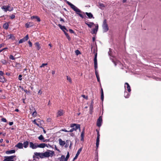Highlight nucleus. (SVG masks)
Here are the masks:
<instances>
[{
	"mask_svg": "<svg viewBox=\"0 0 161 161\" xmlns=\"http://www.w3.org/2000/svg\"><path fill=\"white\" fill-rule=\"evenodd\" d=\"M65 2H66V3L69 6H70V7L75 12H76V14L79 15L82 18H83L84 17V16L80 13L82 12L81 11L78 9L77 7H75L74 5L73 4L67 1L66 0H64Z\"/></svg>",
	"mask_w": 161,
	"mask_h": 161,
	"instance_id": "f257e3e1",
	"label": "nucleus"
},
{
	"mask_svg": "<svg viewBox=\"0 0 161 161\" xmlns=\"http://www.w3.org/2000/svg\"><path fill=\"white\" fill-rule=\"evenodd\" d=\"M70 127L72 128L69 130V132H72L74 131H76L78 129L80 130V125L79 124L75 123L71 124L70 125Z\"/></svg>",
	"mask_w": 161,
	"mask_h": 161,
	"instance_id": "f03ea898",
	"label": "nucleus"
},
{
	"mask_svg": "<svg viewBox=\"0 0 161 161\" xmlns=\"http://www.w3.org/2000/svg\"><path fill=\"white\" fill-rule=\"evenodd\" d=\"M16 156L15 155L5 156L3 161H14L16 160Z\"/></svg>",
	"mask_w": 161,
	"mask_h": 161,
	"instance_id": "7ed1b4c3",
	"label": "nucleus"
},
{
	"mask_svg": "<svg viewBox=\"0 0 161 161\" xmlns=\"http://www.w3.org/2000/svg\"><path fill=\"white\" fill-rule=\"evenodd\" d=\"M2 9L4 10V12H7V11H11L14 9L13 7H11L10 5H4L1 7Z\"/></svg>",
	"mask_w": 161,
	"mask_h": 161,
	"instance_id": "20e7f679",
	"label": "nucleus"
},
{
	"mask_svg": "<svg viewBox=\"0 0 161 161\" xmlns=\"http://www.w3.org/2000/svg\"><path fill=\"white\" fill-rule=\"evenodd\" d=\"M102 27L104 32H106L108 31V27L107 23V20L106 19H105L103 20Z\"/></svg>",
	"mask_w": 161,
	"mask_h": 161,
	"instance_id": "39448f33",
	"label": "nucleus"
},
{
	"mask_svg": "<svg viewBox=\"0 0 161 161\" xmlns=\"http://www.w3.org/2000/svg\"><path fill=\"white\" fill-rule=\"evenodd\" d=\"M102 121V116H100L97 120V125L98 127H100L101 126Z\"/></svg>",
	"mask_w": 161,
	"mask_h": 161,
	"instance_id": "423d86ee",
	"label": "nucleus"
},
{
	"mask_svg": "<svg viewBox=\"0 0 161 161\" xmlns=\"http://www.w3.org/2000/svg\"><path fill=\"white\" fill-rule=\"evenodd\" d=\"M37 144V143H33L32 142H29L30 147L32 149H36L38 147Z\"/></svg>",
	"mask_w": 161,
	"mask_h": 161,
	"instance_id": "0eeeda50",
	"label": "nucleus"
},
{
	"mask_svg": "<svg viewBox=\"0 0 161 161\" xmlns=\"http://www.w3.org/2000/svg\"><path fill=\"white\" fill-rule=\"evenodd\" d=\"M37 147H38L41 148H44L45 147H48V146H47V144L45 143H42L39 144H37Z\"/></svg>",
	"mask_w": 161,
	"mask_h": 161,
	"instance_id": "6e6552de",
	"label": "nucleus"
},
{
	"mask_svg": "<svg viewBox=\"0 0 161 161\" xmlns=\"http://www.w3.org/2000/svg\"><path fill=\"white\" fill-rule=\"evenodd\" d=\"M34 25L33 23L32 22H29L25 24V26L26 28H28L33 26Z\"/></svg>",
	"mask_w": 161,
	"mask_h": 161,
	"instance_id": "1a4fd4ad",
	"label": "nucleus"
},
{
	"mask_svg": "<svg viewBox=\"0 0 161 161\" xmlns=\"http://www.w3.org/2000/svg\"><path fill=\"white\" fill-rule=\"evenodd\" d=\"M64 114V112L62 110H59L57 113V117L61 116L63 115Z\"/></svg>",
	"mask_w": 161,
	"mask_h": 161,
	"instance_id": "9d476101",
	"label": "nucleus"
},
{
	"mask_svg": "<svg viewBox=\"0 0 161 161\" xmlns=\"http://www.w3.org/2000/svg\"><path fill=\"white\" fill-rule=\"evenodd\" d=\"M82 148H80L79 150H78L76 155L75 157L74 158V160L76 159L77 158L78 156L80 153L81 151H82Z\"/></svg>",
	"mask_w": 161,
	"mask_h": 161,
	"instance_id": "9b49d317",
	"label": "nucleus"
},
{
	"mask_svg": "<svg viewBox=\"0 0 161 161\" xmlns=\"http://www.w3.org/2000/svg\"><path fill=\"white\" fill-rule=\"evenodd\" d=\"M58 26L59 27L64 31V33H65V32H66V31H67V30L65 26H62L60 24H59Z\"/></svg>",
	"mask_w": 161,
	"mask_h": 161,
	"instance_id": "f8f14e48",
	"label": "nucleus"
},
{
	"mask_svg": "<svg viewBox=\"0 0 161 161\" xmlns=\"http://www.w3.org/2000/svg\"><path fill=\"white\" fill-rule=\"evenodd\" d=\"M15 147L19 149H22L23 148V144L22 143L19 142L15 146Z\"/></svg>",
	"mask_w": 161,
	"mask_h": 161,
	"instance_id": "ddd939ff",
	"label": "nucleus"
},
{
	"mask_svg": "<svg viewBox=\"0 0 161 161\" xmlns=\"http://www.w3.org/2000/svg\"><path fill=\"white\" fill-rule=\"evenodd\" d=\"M34 154L36 156H39L41 158H43V157H44L43 155V153L35 152L34 153Z\"/></svg>",
	"mask_w": 161,
	"mask_h": 161,
	"instance_id": "4468645a",
	"label": "nucleus"
},
{
	"mask_svg": "<svg viewBox=\"0 0 161 161\" xmlns=\"http://www.w3.org/2000/svg\"><path fill=\"white\" fill-rule=\"evenodd\" d=\"M98 6L99 8L101 9H104V8L105 7L104 4L101 3H98Z\"/></svg>",
	"mask_w": 161,
	"mask_h": 161,
	"instance_id": "2eb2a0df",
	"label": "nucleus"
},
{
	"mask_svg": "<svg viewBox=\"0 0 161 161\" xmlns=\"http://www.w3.org/2000/svg\"><path fill=\"white\" fill-rule=\"evenodd\" d=\"M85 14L87 15L89 18L94 19V17L93 16L92 14L91 13L86 12Z\"/></svg>",
	"mask_w": 161,
	"mask_h": 161,
	"instance_id": "dca6fc26",
	"label": "nucleus"
},
{
	"mask_svg": "<svg viewBox=\"0 0 161 161\" xmlns=\"http://www.w3.org/2000/svg\"><path fill=\"white\" fill-rule=\"evenodd\" d=\"M58 141L59 144L60 146H63L65 144V142L64 141H62V140L60 138H59L58 139Z\"/></svg>",
	"mask_w": 161,
	"mask_h": 161,
	"instance_id": "f3484780",
	"label": "nucleus"
},
{
	"mask_svg": "<svg viewBox=\"0 0 161 161\" xmlns=\"http://www.w3.org/2000/svg\"><path fill=\"white\" fill-rule=\"evenodd\" d=\"M7 37L8 38V39H11L13 40H15V37L13 34H9L7 36Z\"/></svg>",
	"mask_w": 161,
	"mask_h": 161,
	"instance_id": "a211bd4d",
	"label": "nucleus"
},
{
	"mask_svg": "<svg viewBox=\"0 0 161 161\" xmlns=\"http://www.w3.org/2000/svg\"><path fill=\"white\" fill-rule=\"evenodd\" d=\"M15 152V151L14 150H11L7 151L6 152V154H10L14 153Z\"/></svg>",
	"mask_w": 161,
	"mask_h": 161,
	"instance_id": "6ab92c4d",
	"label": "nucleus"
},
{
	"mask_svg": "<svg viewBox=\"0 0 161 161\" xmlns=\"http://www.w3.org/2000/svg\"><path fill=\"white\" fill-rule=\"evenodd\" d=\"M31 18L32 19H36L37 20V21L38 22H40L41 21V19L38 16H33L31 17Z\"/></svg>",
	"mask_w": 161,
	"mask_h": 161,
	"instance_id": "aec40b11",
	"label": "nucleus"
},
{
	"mask_svg": "<svg viewBox=\"0 0 161 161\" xmlns=\"http://www.w3.org/2000/svg\"><path fill=\"white\" fill-rule=\"evenodd\" d=\"M125 86L126 85L127 86V88L128 92H131V90L130 89V87L129 85V84L128 83H125Z\"/></svg>",
	"mask_w": 161,
	"mask_h": 161,
	"instance_id": "412c9836",
	"label": "nucleus"
},
{
	"mask_svg": "<svg viewBox=\"0 0 161 161\" xmlns=\"http://www.w3.org/2000/svg\"><path fill=\"white\" fill-rule=\"evenodd\" d=\"M35 45L37 47L36 49L38 50H39L41 48L40 44L39 42H37L35 43Z\"/></svg>",
	"mask_w": 161,
	"mask_h": 161,
	"instance_id": "4be33fe9",
	"label": "nucleus"
},
{
	"mask_svg": "<svg viewBox=\"0 0 161 161\" xmlns=\"http://www.w3.org/2000/svg\"><path fill=\"white\" fill-rule=\"evenodd\" d=\"M43 156L45 157H48L50 156L49 152H46L44 153H43Z\"/></svg>",
	"mask_w": 161,
	"mask_h": 161,
	"instance_id": "5701e85b",
	"label": "nucleus"
},
{
	"mask_svg": "<svg viewBox=\"0 0 161 161\" xmlns=\"http://www.w3.org/2000/svg\"><path fill=\"white\" fill-rule=\"evenodd\" d=\"M36 119H35L33 121V122L34 124L36 125L37 126L43 129V128L42 126H40L39 124L37 123L36 122Z\"/></svg>",
	"mask_w": 161,
	"mask_h": 161,
	"instance_id": "b1692460",
	"label": "nucleus"
},
{
	"mask_svg": "<svg viewBox=\"0 0 161 161\" xmlns=\"http://www.w3.org/2000/svg\"><path fill=\"white\" fill-rule=\"evenodd\" d=\"M84 129L82 131V132L81 133V138L80 140L81 141H83L84 140Z\"/></svg>",
	"mask_w": 161,
	"mask_h": 161,
	"instance_id": "393cba45",
	"label": "nucleus"
},
{
	"mask_svg": "<svg viewBox=\"0 0 161 161\" xmlns=\"http://www.w3.org/2000/svg\"><path fill=\"white\" fill-rule=\"evenodd\" d=\"M104 99V94L102 88L101 89V99L102 101H103Z\"/></svg>",
	"mask_w": 161,
	"mask_h": 161,
	"instance_id": "a878e982",
	"label": "nucleus"
},
{
	"mask_svg": "<svg viewBox=\"0 0 161 161\" xmlns=\"http://www.w3.org/2000/svg\"><path fill=\"white\" fill-rule=\"evenodd\" d=\"M8 26L9 25L8 23H4L3 25V28L6 30H7L8 28Z\"/></svg>",
	"mask_w": 161,
	"mask_h": 161,
	"instance_id": "bb28decb",
	"label": "nucleus"
},
{
	"mask_svg": "<svg viewBox=\"0 0 161 161\" xmlns=\"http://www.w3.org/2000/svg\"><path fill=\"white\" fill-rule=\"evenodd\" d=\"M97 54L96 53L95 55V57L94 59V64H97Z\"/></svg>",
	"mask_w": 161,
	"mask_h": 161,
	"instance_id": "cd10ccee",
	"label": "nucleus"
},
{
	"mask_svg": "<svg viewBox=\"0 0 161 161\" xmlns=\"http://www.w3.org/2000/svg\"><path fill=\"white\" fill-rule=\"evenodd\" d=\"M24 147L25 148H27L29 145V142L27 141H26L23 143Z\"/></svg>",
	"mask_w": 161,
	"mask_h": 161,
	"instance_id": "c85d7f7f",
	"label": "nucleus"
},
{
	"mask_svg": "<svg viewBox=\"0 0 161 161\" xmlns=\"http://www.w3.org/2000/svg\"><path fill=\"white\" fill-rule=\"evenodd\" d=\"M85 24L90 28H91L94 25V23L93 22H89V23L85 22Z\"/></svg>",
	"mask_w": 161,
	"mask_h": 161,
	"instance_id": "c756f323",
	"label": "nucleus"
},
{
	"mask_svg": "<svg viewBox=\"0 0 161 161\" xmlns=\"http://www.w3.org/2000/svg\"><path fill=\"white\" fill-rule=\"evenodd\" d=\"M99 139L100 138H97L96 142V146L97 148L99 146V142L100 141Z\"/></svg>",
	"mask_w": 161,
	"mask_h": 161,
	"instance_id": "7c9ffc66",
	"label": "nucleus"
},
{
	"mask_svg": "<svg viewBox=\"0 0 161 161\" xmlns=\"http://www.w3.org/2000/svg\"><path fill=\"white\" fill-rule=\"evenodd\" d=\"M95 75H96V76L97 79V81L98 82H100V80L99 76V75H98V72L97 71H96V72H95Z\"/></svg>",
	"mask_w": 161,
	"mask_h": 161,
	"instance_id": "2f4dec72",
	"label": "nucleus"
},
{
	"mask_svg": "<svg viewBox=\"0 0 161 161\" xmlns=\"http://www.w3.org/2000/svg\"><path fill=\"white\" fill-rule=\"evenodd\" d=\"M130 96V94L128 93L127 92H125L124 97L125 98H128Z\"/></svg>",
	"mask_w": 161,
	"mask_h": 161,
	"instance_id": "473e14b6",
	"label": "nucleus"
},
{
	"mask_svg": "<svg viewBox=\"0 0 161 161\" xmlns=\"http://www.w3.org/2000/svg\"><path fill=\"white\" fill-rule=\"evenodd\" d=\"M44 138L43 136L41 135L40 136L38 137V139L40 141L43 142V141L44 140Z\"/></svg>",
	"mask_w": 161,
	"mask_h": 161,
	"instance_id": "72a5a7b5",
	"label": "nucleus"
},
{
	"mask_svg": "<svg viewBox=\"0 0 161 161\" xmlns=\"http://www.w3.org/2000/svg\"><path fill=\"white\" fill-rule=\"evenodd\" d=\"M50 155V156L52 157L53 155H54L55 153L53 151L51 150H48Z\"/></svg>",
	"mask_w": 161,
	"mask_h": 161,
	"instance_id": "f704fd0d",
	"label": "nucleus"
},
{
	"mask_svg": "<svg viewBox=\"0 0 161 161\" xmlns=\"http://www.w3.org/2000/svg\"><path fill=\"white\" fill-rule=\"evenodd\" d=\"M0 82H4L5 81V79L3 76H2V77H1L0 78Z\"/></svg>",
	"mask_w": 161,
	"mask_h": 161,
	"instance_id": "c9c22d12",
	"label": "nucleus"
},
{
	"mask_svg": "<svg viewBox=\"0 0 161 161\" xmlns=\"http://www.w3.org/2000/svg\"><path fill=\"white\" fill-rule=\"evenodd\" d=\"M69 152H68L67 155L66 157V158H64V161H67L68 159L69 158Z\"/></svg>",
	"mask_w": 161,
	"mask_h": 161,
	"instance_id": "e433bc0d",
	"label": "nucleus"
},
{
	"mask_svg": "<svg viewBox=\"0 0 161 161\" xmlns=\"http://www.w3.org/2000/svg\"><path fill=\"white\" fill-rule=\"evenodd\" d=\"M66 77L67 80L70 83H71L72 81L71 78L68 76H67Z\"/></svg>",
	"mask_w": 161,
	"mask_h": 161,
	"instance_id": "4c0bfd02",
	"label": "nucleus"
},
{
	"mask_svg": "<svg viewBox=\"0 0 161 161\" xmlns=\"http://www.w3.org/2000/svg\"><path fill=\"white\" fill-rule=\"evenodd\" d=\"M29 38V36L28 35H27L25 37H24L22 39L25 42L27 41Z\"/></svg>",
	"mask_w": 161,
	"mask_h": 161,
	"instance_id": "58836bf2",
	"label": "nucleus"
},
{
	"mask_svg": "<svg viewBox=\"0 0 161 161\" xmlns=\"http://www.w3.org/2000/svg\"><path fill=\"white\" fill-rule=\"evenodd\" d=\"M65 156L64 155H62L60 158H58V159L60 160L59 161H64V160Z\"/></svg>",
	"mask_w": 161,
	"mask_h": 161,
	"instance_id": "ea45409f",
	"label": "nucleus"
},
{
	"mask_svg": "<svg viewBox=\"0 0 161 161\" xmlns=\"http://www.w3.org/2000/svg\"><path fill=\"white\" fill-rule=\"evenodd\" d=\"M64 34L68 40H70V37L68 35V34L66 33V32H65Z\"/></svg>",
	"mask_w": 161,
	"mask_h": 161,
	"instance_id": "a19ab883",
	"label": "nucleus"
},
{
	"mask_svg": "<svg viewBox=\"0 0 161 161\" xmlns=\"http://www.w3.org/2000/svg\"><path fill=\"white\" fill-rule=\"evenodd\" d=\"M1 62L4 64H7V61L5 59H2L1 60Z\"/></svg>",
	"mask_w": 161,
	"mask_h": 161,
	"instance_id": "79ce46f5",
	"label": "nucleus"
},
{
	"mask_svg": "<svg viewBox=\"0 0 161 161\" xmlns=\"http://www.w3.org/2000/svg\"><path fill=\"white\" fill-rule=\"evenodd\" d=\"M37 114V112H36V111L35 109V111L34 112H33L32 114V116L33 117H36Z\"/></svg>",
	"mask_w": 161,
	"mask_h": 161,
	"instance_id": "37998d69",
	"label": "nucleus"
},
{
	"mask_svg": "<svg viewBox=\"0 0 161 161\" xmlns=\"http://www.w3.org/2000/svg\"><path fill=\"white\" fill-rule=\"evenodd\" d=\"M36 120L38 122L40 123V124H39L40 125V126H41V122H42V120H41V119H36Z\"/></svg>",
	"mask_w": 161,
	"mask_h": 161,
	"instance_id": "c03bdc74",
	"label": "nucleus"
},
{
	"mask_svg": "<svg viewBox=\"0 0 161 161\" xmlns=\"http://www.w3.org/2000/svg\"><path fill=\"white\" fill-rule=\"evenodd\" d=\"M9 58L10 59L12 60H14L15 59V58L12 55H10L9 57Z\"/></svg>",
	"mask_w": 161,
	"mask_h": 161,
	"instance_id": "a18cd8bd",
	"label": "nucleus"
},
{
	"mask_svg": "<svg viewBox=\"0 0 161 161\" xmlns=\"http://www.w3.org/2000/svg\"><path fill=\"white\" fill-rule=\"evenodd\" d=\"M97 30L96 29H94L92 32V34H96L97 33Z\"/></svg>",
	"mask_w": 161,
	"mask_h": 161,
	"instance_id": "49530a36",
	"label": "nucleus"
},
{
	"mask_svg": "<svg viewBox=\"0 0 161 161\" xmlns=\"http://www.w3.org/2000/svg\"><path fill=\"white\" fill-rule=\"evenodd\" d=\"M75 53L77 55H78L80 54V52L78 50H76L75 51Z\"/></svg>",
	"mask_w": 161,
	"mask_h": 161,
	"instance_id": "de8ad7c7",
	"label": "nucleus"
},
{
	"mask_svg": "<svg viewBox=\"0 0 161 161\" xmlns=\"http://www.w3.org/2000/svg\"><path fill=\"white\" fill-rule=\"evenodd\" d=\"M10 18L11 19H14L15 17V16L14 14H12L10 16Z\"/></svg>",
	"mask_w": 161,
	"mask_h": 161,
	"instance_id": "09e8293b",
	"label": "nucleus"
},
{
	"mask_svg": "<svg viewBox=\"0 0 161 161\" xmlns=\"http://www.w3.org/2000/svg\"><path fill=\"white\" fill-rule=\"evenodd\" d=\"M47 65V63H46V64L43 63V64H42L41 66H40V67L42 68V67H44L45 66Z\"/></svg>",
	"mask_w": 161,
	"mask_h": 161,
	"instance_id": "8fccbe9b",
	"label": "nucleus"
},
{
	"mask_svg": "<svg viewBox=\"0 0 161 161\" xmlns=\"http://www.w3.org/2000/svg\"><path fill=\"white\" fill-rule=\"evenodd\" d=\"M1 120L3 122H7V120L5 118H3L1 119Z\"/></svg>",
	"mask_w": 161,
	"mask_h": 161,
	"instance_id": "3c124183",
	"label": "nucleus"
},
{
	"mask_svg": "<svg viewBox=\"0 0 161 161\" xmlns=\"http://www.w3.org/2000/svg\"><path fill=\"white\" fill-rule=\"evenodd\" d=\"M28 43L29 44V46L30 47H32V45L31 42L30 41H29L28 42Z\"/></svg>",
	"mask_w": 161,
	"mask_h": 161,
	"instance_id": "603ef678",
	"label": "nucleus"
},
{
	"mask_svg": "<svg viewBox=\"0 0 161 161\" xmlns=\"http://www.w3.org/2000/svg\"><path fill=\"white\" fill-rule=\"evenodd\" d=\"M94 68L95 69V72L97 71V64H94Z\"/></svg>",
	"mask_w": 161,
	"mask_h": 161,
	"instance_id": "864d4df0",
	"label": "nucleus"
},
{
	"mask_svg": "<svg viewBox=\"0 0 161 161\" xmlns=\"http://www.w3.org/2000/svg\"><path fill=\"white\" fill-rule=\"evenodd\" d=\"M25 42L22 39L19 40V43H21L23 42Z\"/></svg>",
	"mask_w": 161,
	"mask_h": 161,
	"instance_id": "5fc2aeb1",
	"label": "nucleus"
},
{
	"mask_svg": "<svg viewBox=\"0 0 161 161\" xmlns=\"http://www.w3.org/2000/svg\"><path fill=\"white\" fill-rule=\"evenodd\" d=\"M22 75H19L18 78H19V80H22Z\"/></svg>",
	"mask_w": 161,
	"mask_h": 161,
	"instance_id": "6e6d98bb",
	"label": "nucleus"
},
{
	"mask_svg": "<svg viewBox=\"0 0 161 161\" xmlns=\"http://www.w3.org/2000/svg\"><path fill=\"white\" fill-rule=\"evenodd\" d=\"M42 91L41 90H40L38 92V95H41L42 93Z\"/></svg>",
	"mask_w": 161,
	"mask_h": 161,
	"instance_id": "4d7b16f0",
	"label": "nucleus"
},
{
	"mask_svg": "<svg viewBox=\"0 0 161 161\" xmlns=\"http://www.w3.org/2000/svg\"><path fill=\"white\" fill-rule=\"evenodd\" d=\"M69 31L71 33H74V31L72 30L71 29H69Z\"/></svg>",
	"mask_w": 161,
	"mask_h": 161,
	"instance_id": "13d9d810",
	"label": "nucleus"
},
{
	"mask_svg": "<svg viewBox=\"0 0 161 161\" xmlns=\"http://www.w3.org/2000/svg\"><path fill=\"white\" fill-rule=\"evenodd\" d=\"M100 134H99V132H98L97 133V138H100Z\"/></svg>",
	"mask_w": 161,
	"mask_h": 161,
	"instance_id": "bf43d9fd",
	"label": "nucleus"
},
{
	"mask_svg": "<svg viewBox=\"0 0 161 161\" xmlns=\"http://www.w3.org/2000/svg\"><path fill=\"white\" fill-rule=\"evenodd\" d=\"M61 130L65 132H69V130H67L65 129H62Z\"/></svg>",
	"mask_w": 161,
	"mask_h": 161,
	"instance_id": "052dcab7",
	"label": "nucleus"
},
{
	"mask_svg": "<svg viewBox=\"0 0 161 161\" xmlns=\"http://www.w3.org/2000/svg\"><path fill=\"white\" fill-rule=\"evenodd\" d=\"M4 74V73L2 71L0 70V75H1L2 76H3Z\"/></svg>",
	"mask_w": 161,
	"mask_h": 161,
	"instance_id": "680f3d73",
	"label": "nucleus"
},
{
	"mask_svg": "<svg viewBox=\"0 0 161 161\" xmlns=\"http://www.w3.org/2000/svg\"><path fill=\"white\" fill-rule=\"evenodd\" d=\"M69 146V144H68V143H66V144H65L64 147H65V148H67Z\"/></svg>",
	"mask_w": 161,
	"mask_h": 161,
	"instance_id": "e2e57ef3",
	"label": "nucleus"
},
{
	"mask_svg": "<svg viewBox=\"0 0 161 161\" xmlns=\"http://www.w3.org/2000/svg\"><path fill=\"white\" fill-rule=\"evenodd\" d=\"M13 124V122H9V124L10 125H12Z\"/></svg>",
	"mask_w": 161,
	"mask_h": 161,
	"instance_id": "0e129e2a",
	"label": "nucleus"
},
{
	"mask_svg": "<svg viewBox=\"0 0 161 161\" xmlns=\"http://www.w3.org/2000/svg\"><path fill=\"white\" fill-rule=\"evenodd\" d=\"M48 141V140H47V139H45L44 138V140L43 141V142H47Z\"/></svg>",
	"mask_w": 161,
	"mask_h": 161,
	"instance_id": "69168bd1",
	"label": "nucleus"
},
{
	"mask_svg": "<svg viewBox=\"0 0 161 161\" xmlns=\"http://www.w3.org/2000/svg\"><path fill=\"white\" fill-rule=\"evenodd\" d=\"M55 149L56 150H57L58 151H59V150L57 148V147H56V145H55Z\"/></svg>",
	"mask_w": 161,
	"mask_h": 161,
	"instance_id": "338daca9",
	"label": "nucleus"
},
{
	"mask_svg": "<svg viewBox=\"0 0 161 161\" xmlns=\"http://www.w3.org/2000/svg\"><path fill=\"white\" fill-rule=\"evenodd\" d=\"M70 140H67L66 141V143H68L69 144V142H70Z\"/></svg>",
	"mask_w": 161,
	"mask_h": 161,
	"instance_id": "774afa93",
	"label": "nucleus"
}]
</instances>
